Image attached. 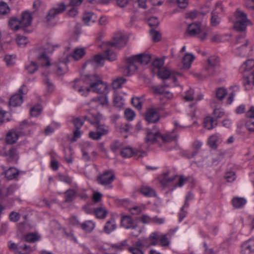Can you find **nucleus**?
<instances>
[{
    "label": "nucleus",
    "instance_id": "f257e3e1",
    "mask_svg": "<svg viewBox=\"0 0 254 254\" xmlns=\"http://www.w3.org/2000/svg\"><path fill=\"white\" fill-rule=\"evenodd\" d=\"M84 81L86 84L89 85L86 88L87 92L92 91L100 94L106 93L108 86L96 74L85 75Z\"/></svg>",
    "mask_w": 254,
    "mask_h": 254
},
{
    "label": "nucleus",
    "instance_id": "f03ea898",
    "mask_svg": "<svg viewBox=\"0 0 254 254\" xmlns=\"http://www.w3.org/2000/svg\"><path fill=\"white\" fill-rule=\"evenodd\" d=\"M187 32L190 36L197 37L202 41L206 39L207 36L211 33L209 29H205L200 23L195 22L188 25Z\"/></svg>",
    "mask_w": 254,
    "mask_h": 254
},
{
    "label": "nucleus",
    "instance_id": "7ed1b4c3",
    "mask_svg": "<svg viewBox=\"0 0 254 254\" xmlns=\"http://www.w3.org/2000/svg\"><path fill=\"white\" fill-rule=\"evenodd\" d=\"M117 59V55L115 53L109 49H105L104 56L100 54H98L94 56L93 58L87 61L84 65V66H89L93 64L97 65L103 66L104 65L103 61L107 59L109 61H115Z\"/></svg>",
    "mask_w": 254,
    "mask_h": 254
},
{
    "label": "nucleus",
    "instance_id": "20e7f679",
    "mask_svg": "<svg viewBox=\"0 0 254 254\" xmlns=\"http://www.w3.org/2000/svg\"><path fill=\"white\" fill-rule=\"evenodd\" d=\"M235 15L236 21L234 23L235 29L240 32L245 31L248 25L252 24L251 21L248 19L247 15L244 11L237 9Z\"/></svg>",
    "mask_w": 254,
    "mask_h": 254
},
{
    "label": "nucleus",
    "instance_id": "39448f33",
    "mask_svg": "<svg viewBox=\"0 0 254 254\" xmlns=\"http://www.w3.org/2000/svg\"><path fill=\"white\" fill-rule=\"evenodd\" d=\"M175 138V136L170 134L162 135L159 131L148 132L146 136V141L151 143L156 142H169L172 141Z\"/></svg>",
    "mask_w": 254,
    "mask_h": 254
},
{
    "label": "nucleus",
    "instance_id": "423d86ee",
    "mask_svg": "<svg viewBox=\"0 0 254 254\" xmlns=\"http://www.w3.org/2000/svg\"><path fill=\"white\" fill-rule=\"evenodd\" d=\"M127 43V40L125 36L121 33L114 35L112 41L103 42L99 46L102 49H109L110 46L115 47L118 48H121L126 46Z\"/></svg>",
    "mask_w": 254,
    "mask_h": 254
},
{
    "label": "nucleus",
    "instance_id": "0eeeda50",
    "mask_svg": "<svg viewBox=\"0 0 254 254\" xmlns=\"http://www.w3.org/2000/svg\"><path fill=\"white\" fill-rule=\"evenodd\" d=\"M93 118L94 120L90 119L89 122L94 126L96 131L102 136L107 134L109 132V127L104 124H101V115L97 114V115L93 116Z\"/></svg>",
    "mask_w": 254,
    "mask_h": 254
},
{
    "label": "nucleus",
    "instance_id": "6e6552de",
    "mask_svg": "<svg viewBox=\"0 0 254 254\" xmlns=\"http://www.w3.org/2000/svg\"><path fill=\"white\" fill-rule=\"evenodd\" d=\"M161 108L151 106L148 108L145 115V119L149 123H155L160 120L159 112Z\"/></svg>",
    "mask_w": 254,
    "mask_h": 254
},
{
    "label": "nucleus",
    "instance_id": "1a4fd4ad",
    "mask_svg": "<svg viewBox=\"0 0 254 254\" xmlns=\"http://www.w3.org/2000/svg\"><path fill=\"white\" fill-rule=\"evenodd\" d=\"M58 45H52L50 43H47L44 47V53L39 55L38 57V59L40 61V64L42 66H48L50 65V63L48 60V57L45 53H50L53 52L56 47H58Z\"/></svg>",
    "mask_w": 254,
    "mask_h": 254
},
{
    "label": "nucleus",
    "instance_id": "9d476101",
    "mask_svg": "<svg viewBox=\"0 0 254 254\" xmlns=\"http://www.w3.org/2000/svg\"><path fill=\"white\" fill-rule=\"evenodd\" d=\"M219 73L217 67L207 65L204 68L201 73H196L194 76L199 80H204L208 77L214 76Z\"/></svg>",
    "mask_w": 254,
    "mask_h": 254
},
{
    "label": "nucleus",
    "instance_id": "9b49d317",
    "mask_svg": "<svg viewBox=\"0 0 254 254\" xmlns=\"http://www.w3.org/2000/svg\"><path fill=\"white\" fill-rule=\"evenodd\" d=\"M138 65L132 56L126 59V66L124 69V73L126 75H131L137 69Z\"/></svg>",
    "mask_w": 254,
    "mask_h": 254
},
{
    "label": "nucleus",
    "instance_id": "f8f14e48",
    "mask_svg": "<svg viewBox=\"0 0 254 254\" xmlns=\"http://www.w3.org/2000/svg\"><path fill=\"white\" fill-rule=\"evenodd\" d=\"M157 74L158 77L164 80L170 78L172 79L174 82L176 81V76L177 75H178V73L177 72L172 70L165 67L158 69Z\"/></svg>",
    "mask_w": 254,
    "mask_h": 254
},
{
    "label": "nucleus",
    "instance_id": "ddd939ff",
    "mask_svg": "<svg viewBox=\"0 0 254 254\" xmlns=\"http://www.w3.org/2000/svg\"><path fill=\"white\" fill-rule=\"evenodd\" d=\"M65 9L66 5L64 3H60L57 5V7L51 8L46 16L47 22L52 21L58 14L64 12Z\"/></svg>",
    "mask_w": 254,
    "mask_h": 254
},
{
    "label": "nucleus",
    "instance_id": "4468645a",
    "mask_svg": "<svg viewBox=\"0 0 254 254\" xmlns=\"http://www.w3.org/2000/svg\"><path fill=\"white\" fill-rule=\"evenodd\" d=\"M115 179V175L112 171H107L100 175L98 178V181L102 185L111 184Z\"/></svg>",
    "mask_w": 254,
    "mask_h": 254
},
{
    "label": "nucleus",
    "instance_id": "2eb2a0df",
    "mask_svg": "<svg viewBox=\"0 0 254 254\" xmlns=\"http://www.w3.org/2000/svg\"><path fill=\"white\" fill-rule=\"evenodd\" d=\"M120 154L124 158H129L134 155L137 156L138 157H142L146 155L145 152L137 151L135 153L132 148L129 147L123 148L120 151Z\"/></svg>",
    "mask_w": 254,
    "mask_h": 254
},
{
    "label": "nucleus",
    "instance_id": "dca6fc26",
    "mask_svg": "<svg viewBox=\"0 0 254 254\" xmlns=\"http://www.w3.org/2000/svg\"><path fill=\"white\" fill-rule=\"evenodd\" d=\"M32 17L31 13L28 11H25L22 13L21 18L18 20L20 26L22 28L29 26L32 22Z\"/></svg>",
    "mask_w": 254,
    "mask_h": 254
},
{
    "label": "nucleus",
    "instance_id": "f3484780",
    "mask_svg": "<svg viewBox=\"0 0 254 254\" xmlns=\"http://www.w3.org/2000/svg\"><path fill=\"white\" fill-rule=\"evenodd\" d=\"M4 155L7 157L9 162H16L18 158L16 148L14 147H11L8 150L5 151Z\"/></svg>",
    "mask_w": 254,
    "mask_h": 254
},
{
    "label": "nucleus",
    "instance_id": "a211bd4d",
    "mask_svg": "<svg viewBox=\"0 0 254 254\" xmlns=\"http://www.w3.org/2000/svg\"><path fill=\"white\" fill-rule=\"evenodd\" d=\"M137 64H147L151 60V56L148 54H141L132 56Z\"/></svg>",
    "mask_w": 254,
    "mask_h": 254
},
{
    "label": "nucleus",
    "instance_id": "6ab92c4d",
    "mask_svg": "<svg viewBox=\"0 0 254 254\" xmlns=\"http://www.w3.org/2000/svg\"><path fill=\"white\" fill-rule=\"evenodd\" d=\"M19 137V134L15 130L12 129L9 131L5 137V141L9 144H14L16 142Z\"/></svg>",
    "mask_w": 254,
    "mask_h": 254
},
{
    "label": "nucleus",
    "instance_id": "aec40b11",
    "mask_svg": "<svg viewBox=\"0 0 254 254\" xmlns=\"http://www.w3.org/2000/svg\"><path fill=\"white\" fill-rule=\"evenodd\" d=\"M96 17L92 12H85L82 16V20L84 24L89 26L96 21Z\"/></svg>",
    "mask_w": 254,
    "mask_h": 254
},
{
    "label": "nucleus",
    "instance_id": "412c9836",
    "mask_svg": "<svg viewBox=\"0 0 254 254\" xmlns=\"http://www.w3.org/2000/svg\"><path fill=\"white\" fill-rule=\"evenodd\" d=\"M242 252L244 254H250L254 252V240H249L242 245Z\"/></svg>",
    "mask_w": 254,
    "mask_h": 254
},
{
    "label": "nucleus",
    "instance_id": "4be33fe9",
    "mask_svg": "<svg viewBox=\"0 0 254 254\" xmlns=\"http://www.w3.org/2000/svg\"><path fill=\"white\" fill-rule=\"evenodd\" d=\"M241 37H239L236 40V43H244V44L240 47L238 48L237 49V51L236 52V54H238L239 56L243 57L246 55V53L245 52V50L247 46L249 41L247 40H244V42L240 41Z\"/></svg>",
    "mask_w": 254,
    "mask_h": 254
},
{
    "label": "nucleus",
    "instance_id": "5701e85b",
    "mask_svg": "<svg viewBox=\"0 0 254 254\" xmlns=\"http://www.w3.org/2000/svg\"><path fill=\"white\" fill-rule=\"evenodd\" d=\"M53 66L57 73L59 75H62L66 73L68 71V67L65 63H61L55 64Z\"/></svg>",
    "mask_w": 254,
    "mask_h": 254
},
{
    "label": "nucleus",
    "instance_id": "b1692460",
    "mask_svg": "<svg viewBox=\"0 0 254 254\" xmlns=\"http://www.w3.org/2000/svg\"><path fill=\"white\" fill-rule=\"evenodd\" d=\"M194 59V57L192 54L189 53L186 54L183 59V68L189 69Z\"/></svg>",
    "mask_w": 254,
    "mask_h": 254
},
{
    "label": "nucleus",
    "instance_id": "393cba45",
    "mask_svg": "<svg viewBox=\"0 0 254 254\" xmlns=\"http://www.w3.org/2000/svg\"><path fill=\"white\" fill-rule=\"evenodd\" d=\"M243 84L247 90L252 89V86L254 85V74L252 73L249 76L244 78Z\"/></svg>",
    "mask_w": 254,
    "mask_h": 254
},
{
    "label": "nucleus",
    "instance_id": "a878e982",
    "mask_svg": "<svg viewBox=\"0 0 254 254\" xmlns=\"http://www.w3.org/2000/svg\"><path fill=\"white\" fill-rule=\"evenodd\" d=\"M217 121L210 117H207L204 118L203 121L204 127L207 129H211L216 126Z\"/></svg>",
    "mask_w": 254,
    "mask_h": 254
},
{
    "label": "nucleus",
    "instance_id": "bb28decb",
    "mask_svg": "<svg viewBox=\"0 0 254 254\" xmlns=\"http://www.w3.org/2000/svg\"><path fill=\"white\" fill-rule=\"evenodd\" d=\"M22 102L23 99L22 96L16 94L10 98L9 104L11 106L17 107L20 105Z\"/></svg>",
    "mask_w": 254,
    "mask_h": 254
},
{
    "label": "nucleus",
    "instance_id": "cd10ccee",
    "mask_svg": "<svg viewBox=\"0 0 254 254\" xmlns=\"http://www.w3.org/2000/svg\"><path fill=\"white\" fill-rule=\"evenodd\" d=\"M121 225L126 229H130L134 224L130 216H124L121 220Z\"/></svg>",
    "mask_w": 254,
    "mask_h": 254
},
{
    "label": "nucleus",
    "instance_id": "c85d7f7f",
    "mask_svg": "<svg viewBox=\"0 0 254 254\" xmlns=\"http://www.w3.org/2000/svg\"><path fill=\"white\" fill-rule=\"evenodd\" d=\"M116 228L115 219L111 218L108 220L104 227V231L107 234H109Z\"/></svg>",
    "mask_w": 254,
    "mask_h": 254
},
{
    "label": "nucleus",
    "instance_id": "c756f323",
    "mask_svg": "<svg viewBox=\"0 0 254 254\" xmlns=\"http://www.w3.org/2000/svg\"><path fill=\"white\" fill-rule=\"evenodd\" d=\"M221 140L217 135H212L209 137L208 140V144L212 149H216L217 147L218 144L221 142Z\"/></svg>",
    "mask_w": 254,
    "mask_h": 254
},
{
    "label": "nucleus",
    "instance_id": "7c9ffc66",
    "mask_svg": "<svg viewBox=\"0 0 254 254\" xmlns=\"http://www.w3.org/2000/svg\"><path fill=\"white\" fill-rule=\"evenodd\" d=\"M108 213V211L104 207L100 206L94 209V214L98 219H104Z\"/></svg>",
    "mask_w": 254,
    "mask_h": 254
},
{
    "label": "nucleus",
    "instance_id": "2f4dec72",
    "mask_svg": "<svg viewBox=\"0 0 254 254\" xmlns=\"http://www.w3.org/2000/svg\"><path fill=\"white\" fill-rule=\"evenodd\" d=\"M95 224L91 220L86 221L81 224L80 228L85 232H91L95 228Z\"/></svg>",
    "mask_w": 254,
    "mask_h": 254
},
{
    "label": "nucleus",
    "instance_id": "473e14b6",
    "mask_svg": "<svg viewBox=\"0 0 254 254\" xmlns=\"http://www.w3.org/2000/svg\"><path fill=\"white\" fill-rule=\"evenodd\" d=\"M5 177L8 180H12L15 179L19 174L18 170L13 167H10L4 172Z\"/></svg>",
    "mask_w": 254,
    "mask_h": 254
},
{
    "label": "nucleus",
    "instance_id": "72a5a7b5",
    "mask_svg": "<svg viewBox=\"0 0 254 254\" xmlns=\"http://www.w3.org/2000/svg\"><path fill=\"white\" fill-rule=\"evenodd\" d=\"M84 78L85 77L83 78L84 81L83 80L76 79L74 80L72 84V88L75 90H77L78 92L81 93L82 95H83V93H82L83 91V83L85 82Z\"/></svg>",
    "mask_w": 254,
    "mask_h": 254
},
{
    "label": "nucleus",
    "instance_id": "f704fd0d",
    "mask_svg": "<svg viewBox=\"0 0 254 254\" xmlns=\"http://www.w3.org/2000/svg\"><path fill=\"white\" fill-rule=\"evenodd\" d=\"M94 102L102 105H107L108 103L107 96L106 95H104L96 98H94L90 101V105H92V104Z\"/></svg>",
    "mask_w": 254,
    "mask_h": 254
},
{
    "label": "nucleus",
    "instance_id": "c9c22d12",
    "mask_svg": "<svg viewBox=\"0 0 254 254\" xmlns=\"http://www.w3.org/2000/svg\"><path fill=\"white\" fill-rule=\"evenodd\" d=\"M246 200L244 197H234L232 200V204L235 208H238L243 207L246 203Z\"/></svg>",
    "mask_w": 254,
    "mask_h": 254
},
{
    "label": "nucleus",
    "instance_id": "e433bc0d",
    "mask_svg": "<svg viewBox=\"0 0 254 254\" xmlns=\"http://www.w3.org/2000/svg\"><path fill=\"white\" fill-rule=\"evenodd\" d=\"M25 69L28 73L33 74L38 70V66L35 62L31 61L25 65Z\"/></svg>",
    "mask_w": 254,
    "mask_h": 254
},
{
    "label": "nucleus",
    "instance_id": "4c0bfd02",
    "mask_svg": "<svg viewBox=\"0 0 254 254\" xmlns=\"http://www.w3.org/2000/svg\"><path fill=\"white\" fill-rule=\"evenodd\" d=\"M158 232H155L152 233L148 237V241H149V244H147V245H146L147 248H149L151 246L158 245Z\"/></svg>",
    "mask_w": 254,
    "mask_h": 254
},
{
    "label": "nucleus",
    "instance_id": "58836bf2",
    "mask_svg": "<svg viewBox=\"0 0 254 254\" xmlns=\"http://www.w3.org/2000/svg\"><path fill=\"white\" fill-rule=\"evenodd\" d=\"M8 247L10 250L12 251L15 253L18 252L21 249L23 250H27L29 248H30V247L26 245H24L23 247H18L16 244L11 241L8 242Z\"/></svg>",
    "mask_w": 254,
    "mask_h": 254
},
{
    "label": "nucleus",
    "instance_id": "ea45409f",
    "mask_svg": "<svg viewBox=\"0 0 254 254\" xmlns=\"http://www.w3.org/2000/svg\"><path fill=\"white\" fill-rule=\"evenodd\" d=\"M254 66V60L252 59L248 60L241 66L240 70L242 72L250 71Z\"/></svg>",
    "mask_w": 254,
    "mask_h": 254
},
{
    "label": "nucleus",
    "instance_id": "a19ab883",
    "mask_svg": "<svg viewBox=\"0 0 254 254\" xmlns=\"http://www.w3.org/2000/svg\"><path fill=\"white\" fill-rule=\"evenodd\" d=\"M85 54V51L84 48H76L73 50L72 57L74 60L77 61L82 58Z\"/></svg>",
    "mask_w": 254,
    "mask_h": 254
},
{
    "label": "nucleus",
    "instance_id": "79ce46f5",
    "mask_svg": "<svg viewBox=\"0 0 254 254\" xmlns=\"http://www.w3.org/2000/svg\"><path fill=\"white\" fill-rule=\"evenodd\" d=\"M76 191L74 190H67L65 192V202H71L74 198V197L76 196Z\"/></svg>",
    "mask_w": 254,
    "mask_h": 254
},
{
    "label": "nucleus",
    "instance_id": "37998d69",
    "mask_svg": "<svg viewBox=\"0 0 254 254\" xmlns=\"http://www.w3.org/2000/svg\"><path fill=\"white\" fill-rule=\"evenodd\" d=\"M219 65V60L216 56H212L207 60V65L218 67Z\"/></svg>",
    "mask_w": 254,
    "mask_h": 254
},
{
    "label": "nucleus",
    "instance_id": "c03bdc74",
    "mask_svg": "<svg viewBox=\"0 0 254 254\" xmlns=\"http://www.w3.org/2000/svg\"><path fill=\"white\" fill-rule=\"evenodd\" d=\"M25 240L30 243H34L39 241L40 239V236L36 233H29L25 236Z\"/></svg>",
    "mask_w": 254,
    "mask_h": 254
},
{
    "label": "nucleus",
    "instance_id": "a18cd8bd",
    "mask_svg": "<svg viewBox=\"0 0 254 254\" xmlns=\"http://www.w3.org/2000/svg\"><path fill=\"white\" fill-rule=\"evenodd\" d=\"M16 42L20 47H24L28 43V41L26 37L18 35L16 39Z\"/></svg>",
    "mask_w": 254,
    "mask_h": 254
},
{
    "label": "nucleus",
    "instance_id": "49530a36",
    "mask_svg": "<svg viewBox=\"0 0 254 254\" xmlns=\"http://www.w3.org/2000/svg\"><path fill=\"white\" fill-rule=\"evenodd\" d=\"M9 25L11 29L15 31L21 28L19 20L15 17H12L10 19Z\"/></svg>",
    "mask_w": 254,
    "mask_h": 254
},
{
    "label": "nucleus",
    "instance_id": "de8ad7c7",
    "mask_svg": "<svg viewBox=\"0 0 254 254\" xmlns=\"http://www.w3.org/2000/svg\"><path fill=\"white\" fill-rule=\"evenodd\" d=\"M140 192L146 196H153L155 195V191L151 188L143 187L140 189Z\"/></svg>",
    "mask_w": 254,
    "mask_h": 254
},
{
    "label": "nucleus",
    "instance_id": "09e8293b",
    "mask_svg": "<svg viewBox=\"0 0 254 254\" xmlns=\"http://www.w3.org/2000/svg\"><path fill=\"white\" fill-rule=\"evenodd\" d=\"M159 243L162 247H167L169 245L170 242L168 240L166 235H160L158 234V244Z\"/></svg>",
    "mask_w": 254,
    "mask_h": 254
},
{
    "label": "nucleus",
    "instance_id": "8fccbe9b",
    "mask_svg": "<svg viewBox=\"0 0 254 254\" xmlns=\"http://www.w3.org/2000/svg\"><path fill=\"white\" fill-rule=\"evenodd\" d=\"M114 105L118 108H121L124 105L123 97L116 93L114 95Z\"/></svg>",
    "mask_w": 254,
    "mask_h": 254
},
{
    "label": "nucleus",
    "instance_id": "3c124183",
    "mask_svg": "<svg viewBox=\"0 0 254 254\" xmlns=\"http://www.w3.org/2000/svg\"><path fill=\"white\" fill-rule=\"evenodd\" d=\"M126 79L122 77H120L115 79L112 82V86L114 89H118L126 82Z\"/></svg>",
    "mask_w": 254,
    "mask_h": 254
},
{
    "label": "nucleus",
    "instance_id": "603ef678",
    "mask_svg": "<svg viewBox=\"0 0 254 254\" xmlns=\"http://www.w3.org/2000/svg\"><path fill=\"white\" fill-rule=\"evenodd\" d=\"M228 36V35H221L219 33H215L214 34L212 37L210 39V40L212 42H215V43H220L223 42L225 39L224 38V37Z\"/></svg>",
    "mask_w": 254,
    "mask_h": 254
},
{
    "label": "nucleus",
    "instance_id": "864d4df0",
    "mask_svg": "<svg viewBox=\"0 0 254 254\" xmlns=\"http://www.w3.org/2000/svg\"><path fill=\"white\" fill-rule=\"evenodd\" d=\"M227 94V90L223 87L219 88L216 91V97L219 100H223Z\"/></svg>",
    "mask_w": 254,
    "mask_h": 254
},
{
    "label": "nucleus",
    "instance_id": "5fc2aeb1",
    "mask_svg": "<svg viewBox=\"0 0 254 254\" xmlns=\"http://www.w3.org/2000/svg\"><path fill=\"white\" fill-rule=\"evenodd\" d=\"M220 22V18L217 15V12L213 11L211 12V24L213 26H216Z\"/></svg>",
    "mask_w": 254,
    "mask_h": 254
},
{
    "label": "nucleus",
    "instance_id": "6e6d98bb",
    "mask_svg": "<svg viewBox=\"0 0 254 254\" xmlns=\"http://www.w3.org/2000/svg\"><path fill=\"white\" fill-rule=\"evenodd\" d=\"M123 144L119 140H115L111 145V150L116 153L118 151H120L123 148Z\"/></svg>",
    "mask_w": 254,
    "mask_h": 254
},
{
    "label": "nucleus",
    "instance_id": "4d7b16f0",
    "mask_svg": "<svg viewBox=\"0 0 254 254\" xmlns=\"http://www.w3.org/2000/svg\"><path fill=\"white\" fill-rule=\"evenodd\" d=\"M202 142L196 140L195 141L192 145V147L194 150V151L192 152V153L190 155L189 157L191 158L193 157L194 155H195L198 152V150L200 149L202 146Z\"/></svg>",
    "mask_w": 254,
    "mask_h": 254
},
{
    "label": "nucleus",
    "instance_id": "13d9d810",
    "mask_svg": "<svg viewBox=\"0 0 254 254\" xmlns=\"http://www.w3.org/2000/svg\"><path fill=\"white\" fill-rule=\"evenodd\" d=\"M194 90L192 89H190L186 92L184 99L187 101H192L194 99Z\"/></svg>",
    "mask_w": 254,
    "mask_h": 254
},
{
    "label": "nucleus",
    "instance_id": "bf43d9fd",
    "mask_svg": "<svg viewBox=\"0 0 254 254\" xmlns=\"http://www.w3.org/2000/svg\"><path fill=\"white\" fill-rule=\"evenodd\" d=\"M42 108L40 105H37L31 108L30 114L32 116L37 117L42 112Z\"/></svg>",
    "mask_w": 254,
    "mask_h": 254
},
{
    "label": "nucleus",
    "instance_id": "052dcab7",
    "mask_svg": "<svg viewBox=\"0 0 254 254\" xmlns=\"http://www.w3.org/2000/svg\"><path fill=\"white\" fill-rule=\"evenodd\" d=\"M178 178L177 175H173L171 177H168V175H165L164 178L162 180L161 183L164 185H167L168 183L174 181L175 179Z\"/></svg>",
    "mask_w": 254,
    "mask_h": 254
},
{
    "label": "nucleus",
    "instance_id": "680f3d73",
    "mask_svg": "<svg viewBox=\"0 0 254 254\" xmlns=\"http://www.w3.org/2000/svg\"><path fill=\"white\" fill-rule=\"evenodd\" d=\"M130 229H131L130 234L133 237H138L141 232V228L136 224H134Z\"/></svg>",
    "mask_w": 254,
    "mask_h": 254
},
{
    "label": "nucleus",
    "instance_id": "e2e57ef3",
    "mask_svg": "<svg viewBox=\"0 0 254 254\" xmlns=\"http://www.w3.org/2000/svg\"><path fill=\"white\" fill-rule=\"evenodd\" d=\"M131 103L137 109L140 110L142 108V103L138 97H133L131 99Z\"/></svg>",
    "mask_w": 254,
    "mask_h": 254
},
{
    "label": "nucleus",
    "instance_id": "0e129e2a",
    "mask_svg": "<svg viewBox=\"0 0 254 254\" xmlns=\"http://www.w3.org/2000/svg\"><path fill=\"white\" fill-rule=\"evenodd\" d=\"M150 32L152 39L154 42H156L160 41L161 36L159 32L152 29L150 30Z\"/></svg>",
    "mask_w": 254,
    "mask_h": 254
},
{
    "label": "nucleus",
    "instance_id": "69168bd1",
    "mask_svg": "<svg viewBox=\"0 0 254 254\" xmlns=\"http://www.w3.org/2000/svg\"><path fill=\"white\" fill-rule=\"evenodd\" d=\"M10 9L5 2H0V14H5L8 13Z\"/></svg>",
    "mask_w": 254,
    "mask_h": 254
},
{
    "label": "nucleus",
    "instance_id": "338daca9",
    "mask_svg": "<svg viewBox=\"0 0 254 254\" xmlns=\"http://www.w3.org/2000/svg\"><path fill=\"white\" fill-rule=\"evenodd\" d=\"M130 128V126L128 124H122L118 127V131L120 133L123 134L127 132Z\"/></svg>",
    "mask_w": 254,
    "mask_h": 254
},
{
    "label": "nucleus",
    "instance_id": "774afa93",
    "mask_svg": "<svg viewBox=\"0 0 254 254\" xmlns=\"http://www.w3.org/2000/svg\"><path fill=\"white\" fill-rule=\"evenodd\" d=\"M125 116L127 120L132 121L135 116V114L132 110L127 109L125 112Z\"/></svg>",
    "mask_w": 254,
    "mask_h": 254
}]
</instances>
